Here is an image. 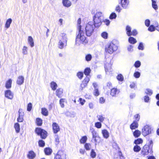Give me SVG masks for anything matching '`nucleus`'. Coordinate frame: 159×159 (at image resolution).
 <instances>
[{"label": "nucleus", "instance_id": "58836bf2", "mask_svg": "<svg viewBox=\"0 0 159 159\" xmlns=\"http://www.w3.org/2000/svg\"><path fill=\"white\" fill-rule=\"evenodd\" d=\"M141 148L138 145H136L135 146L134 148V151L137 152L140 151L141 150Z\"/></svg>", "mask_w": 159, "mask_h": 159}, {"label": "nucleus", "instance_id": "79ce46f5", "mask_svg": "<svg viewBox=\"0 0 159 159\" xmlns=\"http://www.w3.org/2000/svg\"><path fill=\"white\" fill-rule=\"evenodd\" d=\"M143 141L141 139H138L135 140L134 143L136 144H138L142 143Z\"/></svg>", "mask_w": 159, "mask_h": 159}, {"label": "nucleus", "instance_id": "0eeeda50", "mask_svg": "<svg viewBox=\"0 0 159 159\" xmlns=\"http://www.w3.org/2000/svg\"><path fill=\"white\" fill-rule=\"evenodd\" d=\"M152 129L151 127L148 125H145L142 129L143 135L145 136L152 133Z\"/></svg>", "mask_w": 159, "mask_h": 159}, {"label": "nucleus", "instance_id": "f8f14e48", "mask_svg": "<svg viewBox=\"0 0 159 159\" xmlns=\"http://www.w3.org/2000/svg\"><path fill=\"white\" fill-rule=\"evenodd\" d=\"M52 126L53 130L54 133H57L60 131L59 126L56 123H53L52 124Z\"/></svg>", "mask_w": 159, "mask_h": 159}, {"label": "nucleus", "instance_id": "338daca9", "mask_svg": "<svg viewBox=\"0 0 159 159\" xmlns=\"http://www.w3.org/2000/svg\"><path fill=\"white\" fill-rule=\"evenodd\" d=\"M133 46L132 45H129L127 48L128 50L129 51L132 52L133 51Z\"/></svg>", "mask_w": 159, "mask_h": 159}, {"label": "nucleus", "instance_id": "a878e982", "mask_svg": "<svg viewBox=\"0 0 159 159\" xmlns=\"http://www.w3.org/2000/svg\"><path fill=\"white\" fill-rule=\"evenodd\" d=\"M44 151L46 155H49L52 153V150L49 148H46L44 149Z\"/></svg>", "mask_w": 159, "mask_h": 159}, {"label": "nucleus", "instance_id": "680f3d73", "mask_svg": "<svg viewBox=\"0 0 159 159\" xmlns=\"http://www.w3.org/2000/svg\"><path fill=\"white\" fill-rule=\"evenodd\" d=\"M117 80H124V77L121 74H119L117 76Z\"/></svg>", "mask_w": 159, "mask_h": 159}, {"label": "nucleus", "instance_id": "ddd939ff", "mask_svg": "<svg viewBox=\"0 0 159 159\" xmlns=\"http://www.w3.org/2000/svg\"><path fill=\"white\" fill-rule=\"evenodd\" d=\"M5 96L8 99H11L13 98V95L11 91L9 90H8L5 91Z\"/></svg>", "mask_w": 159, "mask_h": 159}, {"label": "nucleus", "instance_id": "a18cd8bd", "mask_svg": "<svg viewBox=\"0 0 159 159\" xmlns=\"http://www.w3.org/2000/svg\"><path fill=\"white\" fill-rule=\"evenodd\" d=\"M141 64V62L139 61H138L135 62L134 66L135 67L138 68L140 66Z\"/></svg>", "mask_w": 159, "mask_h": 159}, {"label": "nucleus", "instance_id": "bb28decb", "mask_svg": "<svg viewBox=\"0 0 159 159\" xmlns=\"http://www.w3.org/2000/svg\"><path fill=\"white\" fill-rule=\"evenodd\" d=\"M50 86L52 89L53 90H55L57 87V84L54 82H52L51 83Z\"/></svg>", "mask_w": 159, "mask_h": 159}, {"label": "nucleus", "instance_id": "e2e57ef3", "mask_svg": "<svg viewBox=\"0 0 159 159\" xmlns=\"http://www.w3.org/2000/svg\"><path fill=\"white\" fill-rule=\"evenodd\" d=\"M134 76L135 78H138L140 76V73L138 72H136L134 73Z\"/></svg>", "mask_w": 159, "mask_h": 159}, {"label": "nucleus", "instance_id": "1a4fd4ad", "mask_svg": "<svg viewBox=\"0 0 159 159\" xmlns=\"http://www.w3.org/2000/svg\"><path fill=\"white\" fill-rule=\"evenodd\" d=\"M150 148L148 145H145L142 150V154L144 155H147L149 153H151L152 152H150Z\"/></svg>", "mask_w": 159, "mask_h": 159}, {"label": "nucleus", "instance_id": "20e7f679", "mask_svg": "<svg viewBox=\"0 0 159 159\" xmlns=\"http://www.w3.org/2000/svg\"><path fill=\"white\" fill-rule=\"evenodd\" d=\"M105 49L106 52L111 54L117 49V47L115 44L111 42L106 45Z\"/></svg>", "mask_w": 159, "mask_h": 159}, {"label": "nucleus", "instance_id": "7ed1b4c3", "mask_svg": "<svg viewBox=\"0 0 159 159\" xmlns=\"http://www.w3.org/2000/svg\"><path fill=\"white\" fill-rule=\"evenodd\" d=\"M95 27L93 22H89L86 24L85 27L84 31L86 35L88 36H91L93 34Z\"/></svg>", "mask_w": 159, "mask_h": 159}, {"label": "nucleus", "instance_id": "4be33fe9", "mask_svg": "<svg viewBox=\"0 0 159 159\" xmlns=\"http://www.w3.org/2000/svg\"><path fill=\"white\" fill-rule=\"evenodd\" d=\"M126 31L127 35L130 36H131V28L129 25H127L126 27Z\"/></svg>", "mask_w": 159, "mask_h": 159}, {"label": "nucleus", "instance_id": "6ab92c4d", "mask_svg": "<svg viewBox=\"0 0 159 159\" xmlns=\"http://www.w3.org/2000/svg\"><path fill=\"white\" fill-rule=\"evenodd\" d=\"M138 123L137 121H134L130 125V128L131 129H135L138 128Z\"/></svg>", "mask_w": 159, "mask_h": 159}, {"label": "nucleus", "instance_id": "c03bdc74", "mask_svg": "<svg viewBox=\"0 0 159 159\" xmlns=\"http://www.w3.org/2000/svg\"><path fill=\"white\" fill-rule=\"evenodd\" d=\"M117 16L115 13H112L110 15L109 18L110 19H115L116 17Z\"/></svg>", "mask_w": 159, "mask_h": 159}, {"label": "nucleus", "instance_id": "5fc2aeb1", "mask_svg": "<svg viewBox=\"0 0 159 159\" xmlns=\"http://www.w3.org/2000/svg\"><path fill=\"white\" fill-rule=\"evenodd\" d=\"M32 105L31 103H29L27 106V110L28 111H30L32 108Z\"/></svg>", "mask_w": 159, "mask_h": 159}, {"label": "nucleus", "instance_id": "4468645a", "mask_svg": "<svg viewBox=\"0 0 159 159\" xmlns=\"http://www.w3.org/2000/svg\"><path fill=\"white\" fill-rule=\"evenodd\" d=\"M90 131L92 134L93 138L94 139L95 141L96 142L97 140L96 138L98 136V134L96 131L93 128H91L90 129Z\"/></svg>", "mask_w": 159, "mask_h": 159}, {"label": "nucleus", "instance_id": "de8ad7c7", "mask_svg": "<svg viewBox=\"0 0 159 159\" xmlns=\"http://www.w3.org/2000/svg\"><path fill=\"white\" fill-rule=\"evenodd\" d=\"M95 126L96 128L99 129L102 127V124L100 122H98L95 123Z\"/></svg>", "mask_w": 159, "mask_h": 159}, {"label": "nucleus", "instance_id": "473e14b6", "mask_svg": "<svg viewBox=\"0 0 159 159\" xmlns=\"http://www.w3.org/2000/svg\"><path fill=\"white\" fill-rule=\"evenodd\" d=\"M148 146L150 148V149H151L150 152H153L152 151V146H153V141L152 140H148Z\"/></svg>", "mask_w": 159, "mask_h": 159}, {"label": "nucleus", "instance_id": "2eb2a0df", "mask_svg": "<svg viewBox=\"0 0 159 159\" xmlns=\"http://www.w3.org/2000/svg\"><path fill=\"white\" fill-rule=\"evenodd\" d=\"M63 5L67 7H70L71 5V2L69 0H62Z\"/></svg>", "mask_w": 159, "mask_h": 159}, {"label": "nucleus", "instance_id": "4c0bfd02", "mask_svg": "<svg viewBox=\"0 0 159 159\" xmlns=\"http://www.w3.org/2000/svg\"><path fill=\"white\" fill-rule=\"evenodd\" d=\"M97 117L98 118V120L100 121V122H102L104 120L105 117L103 116L102 115H98L97 116Z\"/></svg>", "mask_w": 159, "mask_h": 159}, {"label": "nucleus", "instance_id": "b1692460", "mask_svg": "<svg viewBox=\"0 0 159 159\" xmlns=\"http://www.w3.org/2000/svg\"><path fill=\"white\" fill-rule=\"evenodd\" d=\"M102 133L104 138H107L109 136V134L108 131L106 129H103L102 131Z\"/></svg>", "mask_w": 159, "mask_h": 159}, {"label": "nucleus", "instance_id": "f3484780", "mask_svg": "<svg viewBox=\"0 0 159 159\" xmlns=\"http://www.w3.org/2000/svg\"><path fill=\"white\" fill-rule=\"evenodd\" d=\"M128 0H121V4L122 7L124 8H126L129 4Z\"/></svg>", "mask_w": 159, "mask_h": 159}, {"label": "nucleus", "instance_id": "a19ab883", "mask_svg": "<svg viewBox=\"0 0 159 159\" xmlns=\"http://www.w3.org/2000/svg\"><path fill=\"white\" fill-rule=\"evenodd\" d=\"M101 36L104 39H107L108 37V34L107 32H103L101 34Z\"/></svg>", "mask_w": 159, "mask_h": 159}, {"label": "nucleus", "instance_id": "37998d69", "mask_svg": "<svg viewBox=\"0 0 159 159\" xmlns=\"http://www.w3.org/2000/svg\"><path fill=\"white\" fill-rule=\"evenodd\" d=\"M87 139V137L86 136H83L80 140V142L81 143H84L86 142Z\"/></svg>", "mask_w": 159, "mask_h": 159}, {"label": "nucleus", "instance_id": "e433bc0d", "mask_svg": "<svg viewBox=\"0 0 159 159\" xmlns=\"http://www.w3.org/2000/svg\"><path fill=\"white\" fill-rule=\"evenodd\" d=\"M92 58V56L90 54H88L86 55L85 58L86 60L89 61L91 60Z\"/></svg>", "mask_w": 159, "mask_h": 159}, {"label": "nucleus", "instance_id": "8fccbe9b", "mask_svg": "<svg viewBox=\"0 0 159 159\" xmlns=\"http://www.w3.org/2000/svg\"><path fill=\"white\" fill-rule=\"evenodd\" d=\"M99 92L98 89H94L93 92L94 95L96 96H98L99 95Z\"/></svg>", "mask_w": 159, "mask_h": 159}, {"label": "nucleus", "instance_id": "864d4df0", "mask_svg": "<svg viewBox=\"0 0 159 159\" xmlns=\"http://www.w3.org/2000/svg\"><path fill=\"white\" fill-rule=\"evenodd\" d=\"M84 147L87 150H89L91 148V145L89 143H86L85 144Z\"/></svg>", "mask_w": 159, "mask_h": 159}, {"label": "nucleus", "instance_id": "4d7b16f0", "mask_svg": "<svg viewBox=\"0 0 159 159\" xmlns=\"http://www.w3.org/2000/svg\"><path fill=\"white\" fill-rule=\"evenodd\" d=\"M79 101L80 102V104L81 105H83L85 102V101L84 99H83L81 98H80L79 99Z\"/></svg>", "mask_w": 159, "mask_h": 159}, {"label": "nucleus", "instance_id": "052dcab7", "mask_svg": "<svg viewBox=\"0 0 159 159\" xmlns=\"http://www.w3.org/2000/svg\"><path fill=\"white\" fill-rule=\"evenodd\" d=\"M155 29V27L153 25H151L148 28V30L151 32L154 31Z\"/></svg>", "mask_w": 159, "mask_h": 159}, {"label": "nucleus", "instance_id": "6e6d98bb", "mask_svg": "<svg viewBox=\"0 0 159 159\" xmlns=\"http://www.w3.org/2000/svg\"><path fill=\"white\" fill-rule=\"evenodd\" d=\"M152 2V6L153 8L155 10H156L157 9V6L156 1H153Z\"/></svg>", "mask_w": 159, "mask_h": 159}, {"label": "nucleus", "instance_id": "f257e3e1", "mask_svg": "<svg viewBox=\"0 0 159 159\" xmlns=\"http://www.w3.org/2000/svg\"><path fill=\"white\" fill-rule=\"evenodd\" d=\"M78 31L77 32L75 42L76 44L80 45L81 44H85L88 43V40L86 39V33L83 28H82L81 25H79L77 27Z\"/></svg>", "mask_w": 159, "mask_h": 159}, {"label": "nucleus", "instance_id": "bf43d9fd", "mask_svg": "<svg viewBox=\"0 0 159 159\" xmlns=\"http://www.w3.org/2000/svg\"><path fill=\"white\" fill-rule=\"evenodd\" d=\"M146 94H148L149 95H151L152 93V92L151 89H146V91L145 92Z\"/></svg>", "mask_w": 159, "mask_h": 159}, {"label": "nucleus", "instance_id": "774afa93", "mask_svg": "<svg viewBox=\"0 0 159 159\" xmlns=\"http://www.w3.org/2000/svg\"><path fill=\"white\" fill-rule=\"evenodd\" d=\"M145 25L147 27L149 26L150 24V21L149 20L147 19L145 20Z\"/></svg>", "mask_w": 159, "mask_h": 159}, {"label": "nucleus", "instance_id": "9b49d317", "mask_svg": "<svg viewBox=\"0 0 159 159\" xmlns=\"http://www.w3.org/2000/svg\"><path fill=\"white\" fill-rule=\"evenodd\" d=\"M105 68L107 74L108 72H111L112 70L111 68V64L110 63H105Z\"/></svg>", "mask_w": 159, "mask_h": 159}, {"label": "nucleus", "instance_id": "423d86ee", "mask_svg": "<svg viewBox=\"0 0 159 159\" xmlns=\"http://www.w3.org/2000/svg\"><path fill=\"white\" fill-rule=\"evenodd\" d=\"M36 133L39 135H40L42 139H44L47 136V132L45 130L40 128H37L35 129Z\"/></svg>", "mask_w": 159, "mask_h": 159}, {"label": "nucleus", "instance_id": "72a5a7b5", "mask_svg": "<svg viewBox=\"0 0 159 159\" xmlns=\"http://www.w3.org/2000/svg\"><path fill=\"white\" fill-rule=\"evenodd\" d=\"M36 123L38 126H41L42 124V120L39 118H37L36 120Z\"/></svg>", "mask_w": 159, "mask_h": 159}, {"label": "nucleus", "instance_id": "9d476101", "mask_svg": "<svg viewBox=\"0 0 159 159\" xmlns=\"http://www.w3.org/2000/svg\"><path fill=\"white\" fill-rule=\"evenodd\" d=\"M19 116L17 118V121L18 122H22L23 120L24 113L22 109H20L19 111Z\"/></svg>", "mask_w": 159, "mask_h": 159}, {"label": "nucleus", "instance_id": "7c9ffc66", "mask_svg": "<svg viewBox=\"0 0 159 159\" xmlns=\"http://www.w3.org/2000/svg\"><path fill=\"white\" fill-rule=\"evenodd\" d=\"M129 42L131 44H134L137 42V41L133 37H130L129 39Z\"/></svg>", "mask_w": 159, "mask_h": 159}, {"label": "nucleus", "instance_id": "2f4dec72", "mask_svg": "<svg viewBox=\"0 0 159 159\" xmlns=\"http://www.w3.org/2000/svg\"><path fill=\"white\" fill-rule=\"evenodd\" d=\"M91 72V70L89 68H86L85 69L84 73L85 75H89Z\"/></svg>", "mask_w": 159, "mask_h": 159}, {"label": "nucleus", "instance_id": "0e129e2a", "mask_svg": "<svg viewBox=\"0 0 159 159\" xmlns=\"http://www.w3.org/2000/svg\"><path fill=\"white\" fill-rule=\"evenodd\" d=\"M137 34V32L136 30H133L131 32V35L135 36Z\"/></svg>", "mask_w": 159, "mask_h": 159}, {"label": "nucleus", "instance_id": "09e8293b", "mask_svg": "<svg viewBox=\"0 0 159 159\" xmlns=\"http://www.w3.org/2000/svg\"><path fill=\"white\" fill-rule=\"evenodd\" d=\"M39 146L41 147H43L45 145V142L43 140H40L39 142Z\"/></svg>", "mask_w": 159, "mask_h": 159}, {"label": "nucleus", "instance_id": "a211bd4d", "mask_svg": "<svg viewBox=\"0 0 159 159\" xmlns=\"http://www.w3.org/2000/svg\"><path fill=\"white\" fill-rule=\"evenodd\" d=\"M27 156L29 159H33L35 157L36 155L33 151H31L29 152Z\"/></svg>", "mask_w": 159, "mask_h": 159}, {"label": "nucleus", "instance_id": "f03ea898", "mask_svg": "<svg viewBox=\"0 0 159 159\" xmlns=\"http://www.w3.org/2000/svg\"><path fill=\"white\" fill-rule=\"evenodd\" d=\"M103 19L102 13L101 12H97L93 17L94 25L96 27H99L101 25Z\"/></svg>", "mask_w": 159, "mask_h": 159}, {"label": "nucleus", "instance_id": "603ef678", "mask_svg": "<svg viewBox=\"0 0 159 159\" xmlns=\"http://www.w3.org/2000/svg\"><path fill=\"white\" fill-rule=\"evenodd\" d=\"M90 155L91 157L93 158H95L96 157V153L93 149L91 150Z\"/></svg>", "mask_w": 159, "mask_h": 159}, {"label": "nucleus", "instance_id": "cd10ccee", "mask_svg": "<svg viewBox=\"0 0 159 159\" xmlns=\"http://www.w3.org/2000/svg\"><path fill=\"white\" fill-rule=\"evenodd\" d=\"M12 83L11 80H8L7 81L5 85L6 88L9 89L11 88Z\"/></svg>", "mask_w": 159, "mask_h": 159}, {"label": "nucleus", "instance_id": "dca6fc26", "mask_svg": "<svg viewBox=\"0 0 159 159\" xmlns=\"http://www.w3.org/2000/svg\"><path fill=\"white\" fill-rule=\"evenodd\" d=\"M120 92V91L116 88H113L111 89V95L112 96H114L116 94H118Z\"/></svg>", "mask_w": 159, "mask_h": 159}, {"label": "nucleus", "instance_id": "39448f33", "mask_svg": "<svg viewBox=\"0 0 159 159\" xmlns=\"http://www.w3.org/2000/svg\"><path fill=\"white\" fill-rule=\"evenodd\" d=\"M61 37L62 38L59 41L58 47L59 48L62 49L66 46L67 38L66 35L65 33L62 34Z\"/></svg>", "mask_w": 159, "mask_h": 159}, {"label": "nucleus", "instance_id": "5701e85b", "mask_svg": "<svg viewBox=\"0 0 159 159\" xmlns=\"http://www.w3.org/2000/svg\"><path fill=\"white\" fill-rule=\"evenodd\" d=\"M41 113L45 116H47L48 115V111L45 108L43 107L41 108Z\"/></svg>", "mask_w": 159, "mask_h": 159}, {"label": "nucleus", "instance_id": "13d9d810", "mask_svg": "<svg viewBox=\"0 0 159 159\" xmlns=\"http://www.w3.org/2000/svg\"><path fill=\"white\" fill-rule=\"evenodd\" d=\"M138 48L139 50H143L144 49V46L143 43H140L138 46Z\"/></svg>", "mask_w": 159, "mask_h": 159}, {"label": "nucleus", "instance_id": "c85d7f7f", "mask_svg": "<svg viewBox=\"0 0 159 159\" xmlns=\"http://www.w3.org/2000/svg\"><path fill=\"white\" fill-rule=\"evenodd\" d=\"M14 128L17 133H18L20 130V126L19 124L17 123L14 125Z\"/></svg>", "mask_w": 159, "mask_h": 159}, {"label": "nucleus", "instance_id": "393cba45", "mask_svg": "<svg viewBox=\"0 0 159 159\" xmlns=\"http://www.w3.org/2000/svg\"><path fill=\"white\" fill-rule=\"evenodd\" d=\"M12 21V20L11 19L9 18L6 21L5 25V27L7 28H8L10 25Z\"/></svg>", "mask_w": 159, "mask_h": 159}, {"label": "nucleus", "instance_id": "aec40b11", "mask_svg": "<svg viewBox=\"0 0 159 159\" xmlns=\"http://www.w3.org/2000/svg\"><path fill=\"white\" fill-rule=\"evenodd\" d=\"M28 41L31 47H33L34 46L33 39L31 36H29L28 38Z\"/></svg>", "mask_w": 159, "mask_h": 159}, {"label": "nucleus", "instance_id": "c9c22d12", "mask_svg": "<svg viewBox=\"0 0 159 159\" xmlns=\"http://www.w3.org/2000/svg\"><path fill=\"white\" fill-rule=\"evenodd\" d=\"M28 48H27L25 46H24L23 47V48L22 49V53L24 55H26L28 53Z\"/></svg>", "mask_w": 159, "mask_h": 159}, {"label": "nucleus", "instance_id": "c756f323", "mask_svg": "<svg viewBox=\"0 0 159 159\" xmlns=\"http://www.w3.org/2000/svg\"><path fill=\"white\" fill-rule=\"evenodd\" d=\"M141 134V132L138 130H136L133 133L134 136L135 137H139Z\"/></svg>", "mask_w": 159, "mask_h": 159}, {"label": "nucleus", "instance_id": "f704fd0d", "mask_svg": "<svg viewBox=\"0 0 159 159\" xmlns=\"http://www.w3.org/2000/svg\"><path fill=\"white\" fill-rule=\"evenodd\" d=\"M65 100L66 99L64 98H61L60 100V104L62 108H63L64 107V102H65Z\"/></svg>", "mask_w": 159, "mask_h": 159}, {"label": "nucleus", "instance_id": "ea45409f", "mask_svg": "<svg viewBox=\"0 0 159 159\" xmlns=\"http://www.w3.org/2000/svg\"><path fill=\"white\" fill-rule=\"evenodd\" d=\"M88 82V81L87 80H83L82 82V83L81 84V87L82 88H83L85 87Z\"/></svg>", "mask_w": 159, "mask_h": 159}, {"label": "nucleus", "instance_id": "6e6552de", "mask_svg": "<svg viewBox=\"0 0 159 159\" xmlns=\"http://www.w3.org/2000/svg\"><path fill=\"white\" fill-rule=\"evenodd\" d=\"M54 159H66V155L62 151H59L55 156Z\"/></svg>", "mask_w": 159, "mask_h": 159}, {"label": "nucleus", "instance_id": "3c124183", "mask_svg": "<svg viewBox=\"0 0 159 159\" xmlns=\"http://www.w3.org/2000/svg\"><path fill=\"white\" fill-rule=\"evenodd\" d=\"M112 87V85L111 83L108 82L107 83V85L105 87V88L107 89H110Z\"/></svg>", "mask_w": 159, "mask_h": 159}, {"label": "nucleus", "instance_id": "69168bd1", "mask_svg": "<svg viewBox=\"0 0 159 159\" xmlns=\"http://www.w3.org/2000/svg\"><path fill=\"white\" fill-rule=\"evenodd\" d=\"M103 21L105 24L107 26L110 23V21L109 20L107 19H105L103 20Z\"/></svg>", "mask_w": 159, "mask_h": 159}, {"label": "nucleus", "instance_id": "412c9836", "mask_svg": "<svg viewBox=\"0 0 159 159\" xmlns=\"http://www.w3.org/2000/svg\"><path fill=\"white\" fill-rule=\"evenodd\" d=\"M62 93L63 90L61 89H58L56 91V95L59 98L61 97Z\"/></svg>", "mask_w": 159, "mask_h": 159}, {"label": "nucleus", "instance_id": "49530a36", "mask_svg": "<svg viewBox=\"0 0 159 159\" xmlns=\"http://www.w3.org/2000/svg\"><path fill=\"white\" fill-rule=\"evenodd\" d=\"M77 76L79 79H81L83 76V73L82 72H79L77 73Z\"/></svg>", "mask_w": 159, "mask_h": 159}]
</instances>
